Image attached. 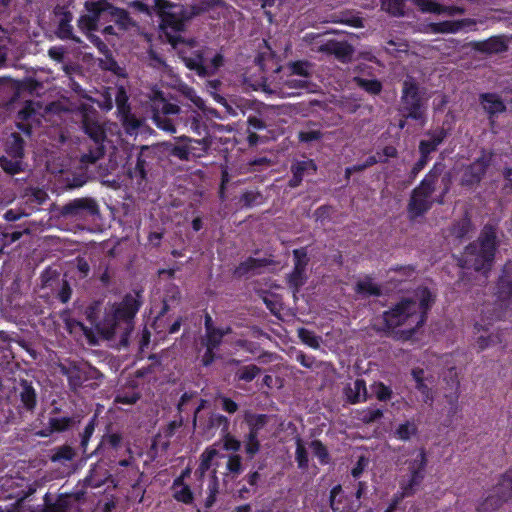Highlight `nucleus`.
<instances>
[{"label": "nucleus", "mask_w": 512, "mask_h": 512, "mask_svg": "<svg viewBox=\"0 0 512 512\" xmlns=\"http://www.w3.org/2000/svg\"><path fill=\"white\" fill-rule=\"evenodd\" d=\"M415 298L416 300L403 298L384 311L381 316L383 326L378 331L398 341L411 340L425 324L428 312L435 302V295L428 287H419L415 291Z\"/></svg>", "instance_id": "obj_1"}, {"label": "nucleus", "mask_w": 512, "mask_h": 512, "mask_svg": "<svg viewBox=\"0 0 512 512\" xmlns=\"http://www.w3.org/2000/svg\"><path fill=\"white\" fill-rule=\"evenodd\" d=\"M498 247L495 228L486 224L476 241L470 242L464 251L456 257L457 265L462 269L474 270L487 275L494 263Z\"/></svg>", "instance_id": "obj_2"}, {"label": "nucleus", "mask_w": 512, "mask_h": 512, "mask_svg": "<svg viewBox=\"0 0 512 512\" xmlns=\"http://www.w3.org/2000/svg\"><path fill=\"white\" fill-rule=\"evenodd\" d=\"M202 12L197 5H184L170 0H154V14L159 18V28L172 45L182 42L180 33L188 23Z\"/></svg>", "instance_id": "obj_3"}, {"label": "nucleus", "mask_w": 512, "mask_h": 512, "mask_svg": "<svg viewBox=\"0 0 512 512\" xmlns=\"http://www.w3.org/2000/svg\"><path fill=\"white\" fill-rule=\"evenodd\" d=\"M445 168L446 165L443 161H436L420 183L411 191L406 209L410 221L423 217L433 207L432 195Z\"/></svg>", "instance_id": "obj_4"}, {"label": "nucleus", "mask_w": 512, "mask_h": 512, "mask_svg": "<svg viewBox=\"0 0 512 512\" xmlns=\"http://www.w3.org/2000/svg\"><path fill=\"white\" fill-rule=\"evenodd\" d=\"M81 127L90 144L87 152L81 155L80 161L83 164H94L105 155L106 129L99 121L98 112L87 108L81 112Z\"/></svg>", "instance_id": "obj_5"}, {"label": "nucleus", "mask_w": 512, "mask_h": 512, "mask_svg": "<svg viewBox=\"0 0 512 512\" xmlns=\"http://www.w3.org/2000/svg\"><path fill=\"white\" fill-rule=\"evenodd\" d=\"M399 116L410 118L423 126L427 121V105L422 89L415 78L407 76L402 83L399 105Z\"/></svg>", "instance_id": "obj_6"}, {"label": "nucleus", "mask_w": 512, "mask_h": 512, "mask_svg": "<svg viewBox=\"0 0 512 512\" xmlns=\"http://www.w3.org/2000/svg\"><path fill=\"white\" fill-rule=\"evenodd\" d=\"M149 111L155 126L168 134L176 133L177 126L183 122L180 106L167 99L161 91L154 93Z\"/></svg>", "instance_id": "obj_7"}, {"label": "nucleus", "mask_w": 512, "mask_h": 512, "mask_svg": "<svg viewBox=\"0 0 512 512\" xmlns=\"http://www.w3.org/2000/svg\"><path fill=\"white\" fill-rule=\"evenodd\" d=\"M38 387L39 382L33 379L20 377L15 380L11 397L20 415L34 414L38 403Z\"/></svg>", "instance_id": "obj_8"}, {"label": "nucleus", "mask_w": 512, "mask_h": 512, "mask_svg": "<svg viewBox=\"0 0 512 512\" xmlns=\"http://www.w3.org/2000/svg\"><path fill=\"white\" fill-rule=\"evenodd\" d=\"M185 66L194 71L199 77L205 78L215 75L224 64V57L216 53L210 60L206 57V50H194L189 55H183Z\"/></svg>", "instance_id": "obj_9"}, {"label": "nucleus", "mask_w": 512, "mask_h": 512, "mask_svg": "<svg viewBox=\"0 0 512 512\" xmlns=\"http://www.w3.org/2000/svg\"><path fill=\"white\" fill-rule=\"evenodd\" d=\"M492 158V151L487 152L485 149H482L481 155L464 169L460 181L461 186L473 188L478 185L491 165Z\"/></svg>", "instance_id": "obj_10"}, {"label": "nucleus", "mask_w": 512, "mask_h": 512, "mask_svg": "<svg viewBox=\"0 0 512 512\" xmlns=\"http://www.w3.org/2000/svg\"><path fill=\"white\" fill-rule=\"evenodd\" d=\"M61 214L64 217L75 219L94 218L100 214L97 201L90 197L76 198L61 208Z\"/></svg>", "instance_id": "obj_11"}, {"label": "nucleus", "mask_w": 512, "mask_h": 512, "mask_svg": "<svg viewBox=\"0 0 512 512\" xmlns=\"http://www.w3.org/2000/svg\"><path fill=\"white\" fill-rule=\"evenodd\" d=\"M505 273L506 269L503 270V274L498 278L495 293V313L493 316L487 317L489 320H500L507 310L512 307V280Z\"/></svg>", "instance_id": "obj_12"}, {"label": "nucleus", "mask_w": 512, "mask_h": 512, "mask_svg": "<svg viewBox=\"0 0 512 512\" xmlns=\"http://www.w3.org/2000/svg\"><path fill=\"white\" fill-rule=\"evenodd\" d=\"M85 10L87 14L81 15L78 19V27L83 32L97 31L100 29L99 17L105 13L102 0L86 1Z\"/></svg>", "instance_id": "obj_13"}, {"label": "nucleus", "mask_w": 512, "mask_h": 512, "mask_svg": "<svg viewBox=\"0 0 512 512\" xmlns=\"http://www.w3.org/2000/svg\"><path fill=\"white\" fill-rule=\"evenodd\" d=\"M449 132L444 127L427 130L424 133L425 139H421L418 145L420 155L431 159V154L436 152L438 147L446 140Z\"/></svg>", "instance_id": "obj_14"}, {"label": "nucleus", "mask_w": 512, "mask_h": 512, "mask_svg": "<svg viewBox=\"0 0 512 512\" xmlns=\"http://www.w3.org/2000/svg\"><path fill=\"white\" fill-rule=\"evenodd\" d=\"M154 160V155L148 146H142L133 168L128 170V175L131 179H136L139 183L147 178V173L151 168V162Z\"/></svg>", "instance_id": "obj_15"}, {"label": "nucleus", "mask_w": 512, "mask_h": 512, "mask_svg": "<svg viewBox=\"0 0 512 512\" xmlns=\"http://www.w3.org/2000/svg\"><path fill=\"white\" fill-rule=\"evenodd\" d=\"M470 47L486 55L500 54L508 50V41L504 35H495L485 40L472 41Z\"/></svg>", "instance_id": "obj_16"}, {"label": "nucleus", "mask_w": 512, "mask_h": 512, "mask_svg": "<svg viewBox=\"0 0 512 512\" xmlns=\"http://www.w3.org/2000/svg\"><path fill=\"white\" fill-rule=\"evenodd\" d=\"M317 169V164L313 159L295 160L290 166L292 177L288 181V187H299L304 177L306 175H314Z\"/></svg>", "instance_id": "obj_17"}, {"label": "nucleus", "mask_w": 512, "mask_h": 512, "mask_svg": "<svg viewBox=\"0 0 512 512\" xmlns=\"http://www.w3.org/2000/svg\"><path fill=\"white\" fill-rule=\"evenodd\" d=\"M140 307L141 301L130 294L126 295L114 309L113 321H131L139 311Z\"/></svg>", "instance_id": "obj_18"}, {"label": "nucleus", "mask_w": 512, "mask_h": 512, "mask_svg": "<svg viewBox=\"0 0 512 512\" xmlns=\"http://www.w3.org/2000/svg\"><path fill=\"white\" fill-rule=\"evenodd\" d=\"M427 465V457L424 449L420 450V460H419V466L416 467L415 463H410V472L411 477L409 482L406 485L402 486V496L407 497L411 496L415 488L420 485L424 478L423 471Z\"/></svg>", "instance_id": "obj_19"}, {"label": "nucleus", "mask_w": 512, "mask_h": 512, "mask_svg": "<svg viewBox=\"0 0 512 512\" xmlns=\"http://www.w3.org/2000/svg\"><path fill=\"white\" fill-rule=\"evenodd\" d=\"M479 102L491 122L494 121L493 119L496 115L506 111V105L497 93H481L479 95Z\"/></svg>", "instance_id": "obj_20"}, {"label": "nucleus", "mask_w": 512, "mask_h": 512, "mask_svg": "<svg viewBox=\"0 0 512 512\" xmlns=\"http://www.w3.org/2000/svg\"><path fill=\"white\" fill-rule=\"evenodd\" d=\"M473 228L474 225L472 220L466 213L462 218L453 221L449 227V236L461 243L463 240L468 238Z\"/></svg>", "instance_id": "obj_21"}, {"label": "nucleus", "mask_w": 512, "mask_h": 512, "mask_svg": "<svg viewBox=\"0 0 512 512\" xmlns=\"http://www.w3.org/2000/svg\"><path fill=\"white\" fill-rule=\"evenodd\" d=\"M102 6L105 8V13L110 14V20H113L119 28L127 29L131 25V17L125 9L116 7L107 0H102Z\"/></svg>", "instance_id": "obj_22"}, {"label": "nucleus", "mask_w": 512, "mask_h": 512, "mask_svg": "<svg viewBox=\"0 0 512 512\" xmlns=\"http://www.w3.org/2000/svg\"><path fill=\"white\" fill-rule=\"evenodd\" d=\"M205 401L198 399V394L195 391L185 392L182 394L177 408L179 413L188 412L190 409H194L193 416H197L200 410L203 408Z\"/></svg>", "instance_id": "obj_23"}, {"label": "nucleus", "mask_w": 512, "mask_h": 512, "mask_svg": "<svg viewBox=\"0 0 512 512\" xmlns=\"http://www.w3.org/2000/svg\"><path fill=\"white\" fill-rule=\"evenodd\" d=\"M322 50L333 54L338 60L342 62L349 61L354 53L353 46L346 41L329 42L322 47Z\"/></svg>", "instance_id": "obj_24"}, {"label": "nucleus", "mask_w": 512, "mask_h": 512, "mask_svg": "<svg viewBox=\"0 0 512 512\" xmlns=\"http://www.w3.org/2000/svg\"><path fill=\"white\" fill-rule=\"evenodd\" d=\"M72 20V13L68 10H63L61 12V18L57 26L56 34L62 40H73L80 43V39L75 37L73 34V27L71 25Z\"/></svg>", "instance_id": "obj_25"}, {"label": "nucleus", "mask_w": 512, "mask_h": 512, "mask_svg": "<svg viewBox=\"0 0 512 512\" xmlns=\"http://www.w3.org/2000/svg\"><path fill=\"white\" fill-rule=\"evenodd\" d=\"M501 492L500 485L497 484L493 494L489 495L478 507L479 512H489L499 509L505 502L510 501V498H504Z\"/></svg>", "instance_id": "obj_26"}, {"label": "nucleus", "mask_w": 512, "mask_h": 512, "mask_svg": "<svg viewBox=\"0 0 512 512\" xmlns=\"http://www.w3.org/2000/svg\"><path fill=\"white\" fill-rule=\"evenodd\" d=\"M501 492L500 485L497 484L493 494L489 495L478 507L479 512H489L499 509L505 502L510 501V498H504Z\"/></svg>", "instance_id": "obj_27"}, {"label": "nucleus", "mask_w": 512, "mask_h": 512, "mask_svg": "<svg viewBox=\"0 0 512 512\" xmlns=\"http://www.w3.org/2000/svg\"><path fill=\"white\" fill-rule=\"evenodd\" d=\"M472 23L468 19L445 20L432 24V30L435 33H456Z\"/></svg>", "instance_id": "obj_28"}, {"label": "nucleus", "mask_w": 512, "mask_h": 512, "mask_svg": "<svg viewBox=\"0 0 512 512\" xmlns=\"http://www.w3.org/2000/svg\"><path fill=\"white\" fill-rule=\"evenodd\" d=\"M125 133L129 136H137L143 125V117H136L132 112L118 118Z\"/></svg>", "instance_id": "obj_29"}, {"label": "nucleus", "mask_w": 512, "mask_h": 512, "mask_svg": "<svg viewBox=\"0 0 512 512\" xmlns=\"http://www.w3.org/2000/svg\"><path fill=\"white\" fill-rule=\"evenodd\" d=\"M267 264L268 263L266 259H259L250 256L246 260L239 263V265L234 270V275L237 277H243L248 275L250 272L265 267Z\"/></svg>", "instance_id": "obj_30"}, {"label": "nucleus", "mask_w": 512, "mask_h": 512, "mask_svg": "<svg viewBox=\"0 0 512 512\" xmlns=\"http://www.w3.org/2000/svg\"><path fill=\"white\" fill-rule=\"evenodd\" d=\"M346 396L349 402L351 403H359L361 401H365L367 398V388L366 382L364 379H356L353 383V386H349L346 388Z\"/></svg>", "instance_id": "obj_31"}, {"label": "nucleus", "mask_w": 512, "mask_h": 512, "mask_svg": "<svg viewBox=\"0 0 512 512\" xmlns=\"http://www.w3.org/2000/svg\"><path fill=\"white\" fill-rule=\"evenodd\" d=\"M508 329H497L486 336L481 335L477 338V347L480 351H483L489 347H493L504 342V335Z\"/></svg>", "instance_id": "obj_32"}, {"label": "nucleus", "mask_w": 512, "mask_h": 512, "mask_svg": "<svg viewBox=\"0 0 512 512\" xmlns=\"http://www.w3.org/2000/svg\"><path fill=\"white\" fill-rule=\"evenodd\" d=\"M65 375L67 376L69 387L72 390H77L82 387L84 382L88 380L86 371L77 366L68 368L65 371Z\"/></svg>", "instance_id": "obj_33"}, {"label": "nucleus", "mask_w": 512, "mask_h": 512, "mask_svg": "<svg viewBox=\"0 0 512 512\" xmlns=\"http://www.w3.org/2000/svg\"><path fill=\"white\" fill-rule=\"evenodd\" d=\"M353 82L362 90L370 95H379L383 90V84L378 79H366L360 76H355Z\"/></svg>", "instance_id": "obj_34"}, {"label": "nucleus", "mask_w": 512, "mask_h": 512, "mask_svg": "<svg viewBox=\"0 0 512 512\" xmlns=\"http://www.w3.org/2000/svg\"><path fill=\"white\" fill-rule=\"evenodd\" d=\"M116 114L117 118L131 112L129 96L123 86H119L115 94Z\"/></svg>", "instance_id": "obj_35"}, {"label": "nucleus", "mask_w": 512, "mask_h": 512, "mask_svg": "<svg viewBox=\"0 0 512 512\" xmlns=\"http://www.w3.org/2000/svg\"><path fill=\"white\" fill-rule=\"evenodd\" d=\"M307 281L306 271L293 268V270L287 275L286 283L292 290L293 294H296L304 286Z\"/></svg>", "instance_id": "obj_36"}, {"label": "nucleus", "mask_w": 512, "mask_h": 512, "mask_svg": "<svg viewBox=\"0 0 512 512\" xmlns=\"http://www.w3.org/2000/svg\"><path fill=\"white\" fill-rule=\"evenodd\" d=\"M13 140L5 149V155L23 161L25 142L22 137L16 133L12 134Z\"/></svg>", "instance_id": "obj_37"}, {"label": "nucleus", "mask_w": 512, "mask_h": 512, "mask_svg": "<svg viewBox=\"0 0 512 512\" xmlns=\"http://www.w3.org/2000/svg\"><path fill=\"white\" fill-rule=\"evenodd\" d=\"M0 167L9 175H16L24 171V163L21 160L3 155L0 157Z\"/></svg>", "instance_id": "obj_38"}, {"label": "nucleus", "mask_w": 512, "mask_h": 512, "mask_svg": "<svg viewBox=\"0 0 512 512\" xmlns=\"http://www.w3.org/2000/svg\"><path fill=\"white\" fill-rule=\"evenodd\" d=\"M69 425V418H49V426L35 432V435L47 437L54 431L61 432Z\"/></svg>", "instance_id": "obj_39"}, {"label": "nucleus", "mask_w": 512, "mask_h": 512, "mask_svg": "<svg viewBox=\"0 0 512 512\" xmlns=\"http://www.w3.org/2000/svg\"><path fill=\"white\" fill-rule=\"evenodd\" d=\"M308 86L309 81L306 79H287L281 90L283 95L291 97L299 94L297 90L307 89Z\"/></svg>", "instance_id": "obj_40"}, {"label": "nucleus", "mask_w": 512, "mask_h": 512, "mask_svg": "<svg viewBox=\"0 0 512 512\" xmlns=\"http://www.w3.org/2000/svg\"><path fill=\"white\" fill-rule=\"evenodd\" d=\"M356 293L360 295H368V296H380L382 294L380 286L373 283L370 278H366L365 280L358 281L355 287Z\"/></svg>", "instance_id": "obj_41"}, {"label": "nucleus", "mask_w": 512, "mask_h": 512, "mask_svg": "<svg viewBox=\"0 0 512 512\" xmlns=\"http://www.w3.org/2000/svg\"><path fill=\"white\" fill-rule=\"evenodd\" d=\"M291 75L304 77L306 80L311 77V63L305 60H297L290 62L287 66Z\"/></svg>", "instance_id": "obj_42"}, {"label": "nucleus", "mask_w": 512, "mask_h": 512, "mask_svg": "<svg viewBox=\"0 0 512 512\" xmlns=\"http://www.w3.org/2000/svg\"><path fill=\"white\" fill-rule=\"evenodd\" d=\"M417 432V425L414 421L405 420L395 427L394 434L401 440H409Z\"/></svg>", "instance_id": "obj_43"}, {"label": "nucleus", "mask_w": 512, "mask_h": 512, "mask_svg": "<svg viewBox=\"0 0 512 512\" xmlns=\"http://www.w3.org/2000/svg\"><path fill=\"white\" fill-rule=\"evenodd\" d=\"M261 373V368L255 364L243 366L235 373V378L239 381L251 382Z\"/></svg>", "instance_id": "obj_44"}, {"label": "nucleus", "mask_w": 512, "mask_h": 512, "mask_svg": "<svg viewBox=\"0 0 512 512\" xmlns=\"http://www.w3.org/2000/svg\"><path fill=\"white\" fill-rule=\"evenodd\" d=\"M406 0H381V7L392 16L400 17L404 15Z\"/></svg>", "instance_id": "obj_45"}, {"label": "nucleus", "mask_w": 512, "mask_h": 512, "mask_svg": "<svg viewBox=\"0 0 512 512\" xmlns=\"http://www.w3.org/2000/svg\"><path fill=\"white\" fill-rule=\"evenodd\" d=\"M222 342H223V334L220 332L219 328L205 331L204 338L202 339V344L205 347L219 349Z\"/></svg>", "instance_id": "obj_46"}, {"label": "nucleus", "mask_w": 512, "mask_h": 512, "mask_svg": "<svg viewBox=\"0 0 512 512\" xmlns=\"http://www.w3.org/2000/svg\"><path fill=\"white\" fill-rule=\"evenodd\" d=\"M372 394L376 397L377 400L381 402H386L391 400L393 391L390 386L385 385L383 382H374L371 385Z\"/></svg>", "instance_id": "obj_47"}, {"label": "nucleus", "mask_w": 512, "mask_h": 512, "mask_svg": "<svg viewBox=\"0 0 512 512\" xmlns=\"http://www.w3.org/2000/svg\"><path fill=\"white\" fill-rule=\"evenodd\" d=\"M75 456L76 452L74 449L70 446L64 445L56 448L50 459L52 462L64 463L66 461H71Z\"/></svg>", "instance_id": "obj_48"}, {"label": "nucleus", "mask_w": 512, "mask_h": 512, "mask_svg": "<svg viewBox=\"0 0 512 512\" xmlns=\"http://www.w3.org/2000/svg\"><path fill=\"white\" fill-rule=\"evenodd\" d=\"M293 261L295 269L306 271L309 263L307 247H300L293 250Z\"/></svg>", "instance_id": "obj_49"}, {"label": "nucleus", "mask_w": 512, "mask_h": 512, "mask_svg": "<svg viewBox=\"0 0 512 512\" xmlns=\"http://www.w3.org/2000/svg\"><path fill=\"white\" fill-rule=\"evenodd\" d=\"M168 150L172 156L182 161H188L190 159L191 148L187 143L170 144Z\"/></svg>", "instance_id": "obj_50"}, {"label": "nucleus", "mask_w": 512, "mask_h": 512, "mask_svg": "<svg viewBox=\"0 0 512 512\" xmlns=\"http://www.w3.org/2000/svg\"><path fill=\"white\" fill-rule=\"evenodd\" d=\"M414 3L422 12L442 14L443 4L434 0H415Z\"/></svg>", "instance_id": "obj_51"}, {"label": "nucleus", "mask_w": 512, "mask_h": 512, "mask_svg": "<svg viewBox=\"0 0 512 512\" xmlns=\"http://www.w3.org/2000/svg\"><path fill=\"white\" fill-rule=\"evenodd\" d=\"M298 336L302 340V342L307 344L309 347L314 349L319 348V337L316 336L313 331H310L309 329L306 328H300L298 330Z\"/></svg>", "instance_id": "obj_52"}, {"label": "nucleus", "mask_w": 512, "mask_h": 512, "mask_svg": "<svg viewBox=\"0 0 512 512\" xmlns=\"http://www.w3.org/2000/svg\"><path fill=\"white\" fill-rule=\"evenodd\" d=\"M498 484L500 485L501 492L504 494V498L512 500V469L502 475Z\"/></svg>", "instance_id": "obj_53"}, {"label": "nucleus", "mask_w": 512, "mask_h": 512, "mask_svg": "<svg viewBox=\"0 0 512 512\" xmlns=\"http://www.w3.org/2000/svg\"><path fill=\"white\" fill-rule=\"evenodd\" d=\"M99 314H100V304L97 302L90 304L85 309V316H86L87 321L91 325L96 326V327H98V325L100 323Z\"/></svg>", "instance_id": "obj_54"}, {"label": "nucleus", "mask_w": 512, "mask_h": 512, "mask_svg": "<svg viewBox=\"0 0 512 512\" xmlns=\"http://www.w3.org/2000/svg\"><path fill=\"white\" fill-rule=\"evenodd\" d=\"M323 138V133L319 129L303 130L298 133V140L302 143H311Z\"/></svg>", "instance_id": "obj_55"}, {"label": "nucleus", "mask_w": 512, "mask_h": 512, "mask_svg": "<svg viewBox=\"0 0 512 512\" xmlns=\"http://www.w3.org/2000/svg\"><path fill=\"white\" fill-rule=\"evenodd\" d=\"M261 198L260 192L246 191L240 197V203L243 207L251 208L258 204V200Z\"/></svg>", "instance_id": "obj_56"}, {"label": "nucleus", "mask_w": 512, "mask_h": 512, "mask_svg": "<svg viewBox=\"0 0 512 512\" xmlns=\"http://www.w3.org/2000/svg\"><path fill=\"white\" fill-rule=\"evenodd\" d=\"M429 161H430L429 158H427L423 155H420L419 159L414 163V165L412 166V168L408 174V178H409L410 182L414 181L417 178L419 173L426 167V165L428 164Z\"/></svg>", "instance_id": "obj_57"}, {"label": "nucleus", "mask_w": 512, "mask_h": 512, "mask_svg": "<svg viewBox=\"0 0 512 512\" xmlns=\"http://www.w3.org/2000/svg\"><path fill=\"white\" fill-rule=\"evenodd\" d=\"M182 94L189 99L196 107L202 109L204 107V100L198 96L192 87L187 85L181 88Z\"/></svg>", "instance_id": "obj_58"}, {"label": "nucleus", "mask_w": 512, "mask_h": 512, "mask_svg": "<svg viewBox=\"0 0 512 512\" xmlns=\"http://www.w3.org/2000/svg\"><path fill=\"white\" fill-rule=\"evenodd\" d=\"M217 454L218 452L216 449H207L202 454V460L199 465V470L201 471L202 474L205 473L210 468L211 461Z\"/></svg>", "instance_id": "obj_59"}, {"label": "nucleus", "mask_w": 512, "mask_h": 512, "mask_svg": "<svg viewBox=\"0 0 512 512\" xmlns=\"http://www.w3.org/2000/svg\"><path fill=\"white\" fill-rule=\"evenodd\" d=\"M129 6L133 9H135L136 11H138L140 13H144L148 16L155 15L154 14V4L152 6H149L148 4H146L142 1L136 0V1L131 2L129 4Z\"/></svg>", "instance_id": "obj_60"}, {"label": "nucleus", "mask_w": 512, "mask_h": 512, "mask_svg": "<svg viewBox=\"0 0 512 512\" xmlns=\"http://www.w3.org/2000/svg\"><path fill=\"white\" fill-rule=\"evenodd\" d=\"M416 389L422 395L425 403L433 401V394L431 388L425 383V381L416 383Z\"/></svg>", "instance_id": "obj_61"}, {"label": "nucleus", "mask_w": 512, "mask_h": 512, "mask_svg": "<svg viewBox=\"0 0 512 512\" xmlns=\"http://www.w3.org/2000/svg\"><path fill=\"white\" fill-rule=\"evenodd\" d=\"M72 295V289L68 281L64 280L63 284L58 292L57 298L61 303H67Z\"/></svg>", "instance_id": "obj_62"}, {"label": "nucleus", "mask_w": 512, "mask_h": 512, "mask_svg": "<svg viewBox=\"0 0 512 512\" xmlns=\"http://www.w3.org/2000/svg\"><path fill=\"white\" fill-rule=\"evenodd\" d=\"M296 460H297L300 468L307 467V464H308L307 452H306L305 447L300 442H298V444H297Z\"/></svg>", "instance_id": "obj_63"}, {"label": "nucleus", "mask_w": 512, "mask_h": 512, "mask_svg": "<svg viewBox=\"0 0 512 512\" xmlns=\"http://www.w3.org/2000/svg\"><path fill=\"white\" fill-rule=\"evenodd\" d=\"M502 175L505 180L502 190L506 194H511L512 193V167H505L502 171Z\"/></svg>", "instance_id": "obj_64"}]
</instances>
